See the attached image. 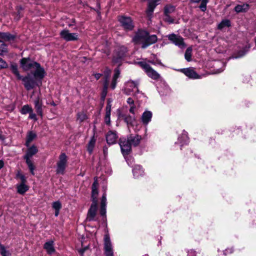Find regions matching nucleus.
<instances>
[{
  "label": "nucleus",
  "instance_id": "obj_63",
  "mask_svg": "<svg viewBox=\"0 0 256 256\" xmlns=\"http://www.w3.org/2000/svg\"><path fill=\"white\" fill-rule=\"evenodd\" d=\"M0 140H4V137L1 134H0Z\"/></svg>",
  "mask_w": 256,
  "mask_h": 256
},
{
  "label": "nucleus",
  "instance_id": "obj_27",
  "mask_svg": "<svg viewBox=\"0 0 256 256\" xmlns=\"http://www.w3.org/2000/svg\"><path fill=\"white\" fill-rule=\"evenodd\" d=\"M120 74V72L118 68H116L114 70V75L112 78V84H110V88L112 90H114L116 87V85L117 84L116 80H117V79L119 77Z\"/></svg>",
  "mask_w": 256,
  "mask_h": 256
},
{
  "label": "nucleus",
  "instance_id": "obj_1",
  "mask_svg": "<svg viewBox=\"0 0 256 256\" xmlns=\"http://www.w3.org/2000/svg\"><path fill=\"white\" fill-rule=\"evenodd\" d=\"M20 63L22 68L25 71L30 70L36 78L40 80L44 76V70L38 63L29 58H22Z\"/></svg>",
  "mask_w": 256,
  "mask_h": 256
},
{
  "label": "nucleus",
  "instance_id": "obj_8",
  "mask_svg": "<svg viewBox=\"0 0 256 256\" xmlns=\"http://www.w3.org/2000/svg\"><path fill=\"white\" fill-rule=\"evenodd\" d=\"M67 156L64 153L60 154L59 157V160L57 162V168L56 172L58 174H64L67 163Z\"/></svg>",
  "mask_w": 256,
  "mask_h": 256
},
{
  "label": "nucleus",
  "instance_id": "obj_53",
  "mask_svg": "<svg viewBox=\"0 0 256 256\" xmlns=\"http://www.w3.org/2000/svg\"><path fill=\"white\" fill-rule=\"evenodd\" d=\"M188 256H196V252L191 250L188 251Z\"/></svg>",
  "mask_w": 256,
  "mask_h": 256
},
{
  "label": "nucleus",
  "instance_id": "obj_46",
  "mask_svg": "<svg viewBox=\"0 0 256 256\" xmlns=\"http://www.w3.org/2000/svg\"><path fill=\"white\" fill-rule=\"evenodd\" d=\"M16 178H20L22 183H25L26 182V178L24 176L20 174V172H18L16 174Z\"/></svg>",
  "mask_w": 256,
  "mask_h": 256
},
{
  "label": "nucleus",
  "instance_id": "obj_10",
  "mask_svg": "<svg viewBox=\"0 0 256 256\" xmlns=\"http://www.w3.org/2000/svg\"><path fill=\"white\" fill-rule=\"evenodd\" d=\"M168 40L176 46L180 48H185L186 44L184 42V39L180 36L172 34L168 36Z\"/></svg>",
  "mask_w": 256,
  "mask_h": 256
},
{
  "label": "nucleus",
  "instance_id": "obj_6",
  "mask_svg": "<svg viewBox=\"0 0 256 256\" xmlns=\"http://www.w3.org/2000/svg\"><path fill=\"white\" fill-rule=\"evenodd\" d=\"M124 92L128 95L134 94L137 98H138L137 96V94L142 95V94L139 92L138 88V83L132 80H129L126 83Z\"/></svg>",
  "mask_w": 256,
  "mask_h": 256
},
{
  "label": "nucleus",
  "instance_id": "obj_39",
  "mask_svg": "<svg viewBox=\"0 0 256 256\" xmlns=\"http://www.w3.org/2000/svg\"><path fill=\"white\" fill-rule=\"evenodd\" d=\"M174 9H175L174 6H171V5L166 6L164 8V13H165L166 15L168 16L170 14L173 12L174 10Z\"/></svg>",
  "mask_w": 256,
  "mask_h": 256
},
{
  "label": "nucleus",
  "instance_id": "obj_50",
  "mask_svg": "<svg viewBox=\"0 0 256 256\" xmlns=\"http://www.w3.org/2000/svg\"><path fill=\"white\" fill-rule=\"evenodd\" d=\"M110 102H108V103L107 104V106H106V113H108V114H110V112H111V104H110Z\"/></svg>",
  "mask_w": 256,
  "mask_h": 256
},
{
  "label": "nucleus",
  "instance_id": "obj_54",
  "mask_svg": "<svg viewBox=\"0 0 256 256\" xmlns=\"http://www.w3.org/2000/svg\"><path fill=\"white\" fill-rule=\"evenodd\" d=\"M127 103L130 106L134 104V100L131 98H129L127 100Z\"/></svg>",
  "mask_w": 256,
  "mask_h": 256
},
{
  "label": "nucleus",
  "instance_id": "obj_28",
  "mask_svg": "<svg viewBox=\"0 0 256 256\" xmlns=\"http://www.w3.org/2000/svg\"><path fill=\"white\" fill-rule=\"evenodd\" d=\"M182 146L186 144L188 142V138L186 132L183 133L182 136L178 138V142Z\"/></svg>",
  "mask_w": 256,
  "mask_h": 256
},
{
  "label": "nucleus",
  "instance_id": "obj_41",
  "mask_svg": "<svg viewBox=\"0 0 256 256\" xmlns=\"http://www.w3.org/2000/svg\"><path fill=\"white\" fill-rule=\"evenodd\" d=\"M124 120L128 124H132L134 121V118L131 116H126L124 118Z\"/></svg>",
  "mask_w": 256,
  "mask_h": 256
},
{
  "label": "nucleus",
  "instance_id": "obj_43",
  "mask_svg": "<svg viewBox=\"0 0 256 256\" xmlns=\"http://www.w3.org/2000/svg\"><path fill=\"white\" fill-rule=\"evenodd\" d=\"M52 207L55 210H60L62 208V205L59 202L57 201L53 203Z\"/></svg>",
  "mask_w": 256,
  "mask_h": 256
},
{
  "label": "nucleus",
  "instance_id": "obj_26",
  "mask_svg": "<svg viewBox=\"0 0 256 256\" xmlns=\"http://www.w3.org/2000/svg\"><path fill=\"white\" fill-rule=\"evenodd\" d=\"M248 9H249V5L246 4H238L234 8L235 11L238 13L246 12Z\"/></svg>",
  "mask_w": 256,
  "mask_h": 256
},
{
  "label": "nucleus",
  "instance_id": "obj_16",
  "mask_svg": "<svg viewBox=\"0 0 256 256\" xmlns=\"http://www.w3.org/2000/svg\"><path fill=\"white\" fill-rule=\"evenodd\" d=\"M180 71L190 78L196 79L200 78L194 70V69L191 68H182L181 69Z\"/></svg>",
  "mask_w": 256,
  "mask_h": 256
},
{
  "label": "nucleus",
  "instance_id": "obj_15",
  "mask_svg": "<svg viewBox=\"0 0 256 256\" xmlns=\"http://www.w3.org/2000/svg\"><path fill=\"white\" fill-rule=\"evenodd\" d=\"M97 211V202H92L90 208L88 210L86 220L88 221L93 220L94 219Z\"/></svg>",
  "mask_w": 256,
  "mask_h": 256
},
{
  "label": "nucleus",
  "instance_id": "obj_64",
  "mask_svg": "<svg viewBox=\"0 0 256 256\" xmlns=\"http://www.w3.org/2000/svg\"><path fill=\"white\" fill-rule=\"evenodd\" d=\"M84 250H83V249H82V250H79V252L81 254H82L84 253Z\"/></svg>",
  "mask_w": 256,
  "mask_h": 256
},
{
  "label": "nucleus",
  "instance_id": "obj_58",
  "mask_svg": "<svg viewBox=\"0 0 256 256\" xmlns=\"http://www.w3.org/2000/svg\"><path fill=\"white\" fill-rule=\"evenodd\" d=\"M189 0L191 3H194V4H198L201 1V0Z\"/></svg>",
  "mask_w": 256,
  "mask_h": 256
},
{
  "label": "nucleus",
  "instance_id": "obj_38",
  "mask_svg": "<svg viewBox=\"0 0 256 256\" xmlns=\"http://www.w3.org/2000/svg\"><path fill=\"white\" fill-rule=\"evenodd\" d=\"M95 142L96 141L94 138H92L88 143V150L90 154L92 153L93 150V148L95 144Z\"/></svg>",
  "mask_w": 256,
  "mask_h": 256
},
{
  "label": "nucleus",
  "instance_id": "obj_52",
  "mask_svg": "<svg viewBox=\"0 0 256 256\" xmlns=\"http://www.w3.org/2000/svg\"><path fill=\"white\" fill-rule=\"evenodd\" d=\"M100 214L102 216H104L106 214V206H100Z\"/></svg>",
  "mask_w": 256,
  "mask_h": 256
},
{
  "label": "nucleus",
  "instance_id": "obj_30",
  "mask_svg": "<svg viewBox=\"0 0 256 256\" xmlns=\"http://www.w3.org/2000/svg\"><path fill=\"white\" fill-rule=\"evenodd\" d=\"M18 192L20 194H24L28 189L27 186L25 184V183L22 182L20 184L17 186Z\"/></svg>",
  "mask_w": 256,
  "mask_h": 256
},
{
  "label": "nucleus",
  "instance_id": "obj_49",
  "mask_svg": "<svg viewBox=\"0 0 256 256\" xmlns=\"http://www.w3.org/2000/svg\"><path fill=\"white\" fill-rule=\"evenodd\" d=\"M29 118L31 120H33L34 121H36L38 120L36 114L33 112V110L30 112L29 113Z\"/></svg>",
  "mask_w": 256,
  "mask_h": 256
},
{
  "label": "nucleus",
  "instance_id": "obj_40",
  "mask_svg": "<svg viewBox=\"0 0 256 256\" xmlns=\"http://www.w3.org/2000/svg\"><path fill=\"white\" fill-rule=\"evenodd\" d=\"M201 4L199 6L200 9L202 12H205L206 9V4L208 3L209 0H201Z\"/></svg>",
  "mask_w": 256,
  "mask_h": 256
},
{
  "label": "nucleus",
  "instance_id": "obj_47",
  "mask_svg": "<svg viewBox=\"0 0 256 256\" xmlns=\"http://www.w3.org/2000/svg\"><path fill=\"white\" fill-rule=\"evenodd\" d=\"M8 66L7 63L0 58V70L2 68H6Z\"/></svg>",
  "mask_w": 256,
  "mask_h": 256
},
{
  "label": "nucleus",
  "instance_id": "obj_59",
  "mask_svg": "<svg viewBox=\"0 0 256 256\" xmlns=\"http://www.w3.org/2000/svg\"><path fill=\"white\" fill-rule=\"evenodd\" d=\"M4 166V162L2 160H0V169H1Z\"/></svg>",
  "mask_w": 256,
  "mask_h": 256
},
{
  "label": "nucleus",
  "instance_id": "obj_19",
  "mask_svg": "<svg viewBox=\"0 0 256 256\" xmlns=\"http://www.w3.org/2000/svg\"><path fill=\"white\" fill-rule=\"evenodd\" d=\"M152 116V114L150 111L146 110L142 114L141 117V120L142 124L147 126L148 124L151 121Z\"/></svg>",
  "mask_w": 256,
  "mask_h": 256
},
{
  "label": "nucleus",
  "instance_id": "obj_24",
  "mask_svg": "<svg viewBox=\"0 0 256 256\" xmlns=\"http://www.w3.org/2000/svg\"><path fill=\"white\" fill-rule=\"evenodd\" d=\"M132 172L134 176L136 178H138L140 176H143L144 174L143 169L139 165H136L134 166L132 170Z\"/></svg>",
  "mask_w": 256,
  "mask_h": 256
},
{
  "label": "nucleus",
  "instance_id": "obj_33",
  "mask_svg": "<svg viewBox=\"0 0 256 256\" xmlns=\"http://www.w3.org/2000/svg\"><path fill=\"white\" fill-rule=\"evenodd\" d=\"M192 47H188L185 52L184 58L188 62H190L192 60Z\"/></svg>",
  "mask_w": 256,
  "mask_h": 256
},
{
  "label": "nucleus",
  "instance_id": "obj_23",
  "mask_svg": "<svg viewBox=\"0 0 256 256\" xmlns=\"http://www.w3.org/2000/svg\"><path fill=\"white\" fill-rule=\"evenodd\" d=\"M44 248L48 254H53L55 252L54 246V242L52 240L46 242L44 244Z\"/></svg>",
  "mask_w": 256,
  "mask_h": 256
},
{
  "label": "nucleus",
  "instance_id": "obj_51",
  "mask_svg": "<svg viewBox=\"0 0 256 256\" xmlns=\"http://www.w3.org/2000/svg\"><path fill=\"white\" fill-rule=\"evenodd\" d=\"M130 106V113H132V114H135V111H136V106H134V104H132V105H131V106Z\"/></svg>",
  "mask_w": 256,
  "mask_h": 256
},
{
  "label": "nucleus",
  "instance_id": "obj_11",
  "mask_svg": "<svg viewBox=\"0 0 256 256\" xmlns=\"http://www.w3.org/2000/svg\"><path fill=\"white\" fill-rule=\"evenodd\" d=\"M61 38L66 41H74L78 39V34L76 33H72L68 30H64L60 32Z\"/></svg>",
  "mask_w": 256,
  "mask_h": 256
},
{
  "label": "nucleus",
  "instance_id": "obj_7",
  "mask_svg": "<svg viewBox=\"0 0 256 256\" xmlns=\"http://www.w3.org/2000/svg\"><path fill=\"white\" fill-rule=\"evenodd\" d=\"M104 248L105 256H113V248L110 237L106 234L104 238Z\"/></svg>",
  "mask_w": 256,
  "mask_h": 256
},
{
  "label": "nucleus",
  "instance_id": "obj_12",
  "mask_svg": "<svg viewBox=\"0 0 256 256\" xmlns=\"http://www.w3.org/2000/svg\"><path fill=\"white\" fill-rule=\"evenodd\" d=\"M148 32L143 30H139L133 38V41L137 44H141L142 45L145 42Z\"/></svg>",
  "mask_w": 256,
  "mask_h": 256
},
{
  "label": "nucleus",
  "instance_id": "obj_14",
  "mask_svg": "<svg viewBox=\"0 0 256 256\" xmlns=\"http://www.w3.org/2000/svg\"><path fill=\"white\" fill-rule=\"evenodd\" d=\"M34 108L38 115L40 117L43 116L42 100L40 96H38L34 101Z\"/></svg>",
  "mask_w": 256,
  "mask_h": 256
},
{
  "label": "nucleus",
  "instance_id": "obj_48",
  "mask_svg": "<svg viewBox=\"0 0 256 256\" xmlns=\"http://www.w3.org/2000/svg\"><path fill=\"white\" fill-rule=\"evenodd\" d=\"M110 73H111V70L110 69H106L104 71V76L106 78L105 82H106V80H107L108 82V78L110 74Z\"/></svg>",
  "mask_w": 256,
  "mask_h": 256
},
{
  "label": "nucleus",
  "instance_id": "obj_31",
  "mask_svg": "<svg viewBox=\"0 0 256 256\" xmlns=\"http://www.w3.org/2000/svg\"><path fill=\"white\" fill-rule=\"evenodd\" d=\"M36 137V134L35 133L30 132L28 133L26 138V144L27 146H28L30 143Z\"/></svg>",
  "mask_w": 256,
  "mask_h": 256
},
{
  "label": "nucleus",
  "instance_id": "obj_3",
  "mask_svg": "<svg viewBox=\"0 0 256 256\" xmlns=\"http://www.w3.org/2000/svg\"><path fill=\"white\" fill-rule=\"evenodd\" d=\"M14 38V36L8 32H0V38L2 40H0V55H4L8 52V46L4 41H10Z\"/></svg>",
  "mask_w": 256,
  "mask_h": 256
},
{
  "label": "nucleus",
  "instance_id": "obj_5",
  "mask_svg": "<svg viewBox=\"0 0 256 256\" xmlns=\"http://www.w3.org/2000/svg\"><path fill=\"white\" fill-rule=\"evenodd\" d=\"M138 64L150 78L154 80H158L160 78V75L146 62H140Z\"/></svg>",
  "mask_w": 256,
  "mask_h": 256
},
{
  "label": "nucleus",
  "instance_id": "obj_21",
  "mask_svg": "<svg viewBox=\"0 0 256 256\" xmlns=\"http://www.w3.org/2000/svg\"><path fill=\"white\" fill-rule=\"evenodd\" d=\"M128 140L130 143L131 146H136L139 144L142 140V136L139 135L132 136L130 135L128 138Z\"/></svg>",
  "mask_w": 256,
  "mask_h": 256
},
{
  "label": "nucleus",
  "instance_id": "obj_18",
  "mask_svg": "<svg viewBox=\"0 0 256 256\" xmlns=\"http://www.w3.org/2000/svg\"><path fill=\"white\" fill-rule=\"evenodd\" d=\"M98 184L97 179L95 178L92 186V202H98L97 196L98 195Z\"/></svg>",
  "mask_w": 256,
  "mask_h": 256
},
{
  "label": "nucleus",
  "instance_id": "obj_32",
  "mask_svg": "<svg viewBox=\"0 0 256 256\" xmlns=\"http://www.w3.org/2000/svg\"><path fill=\"white\" fill-rule=\"evenodd\" d=\"M32 110H33L32 108L28 104H26L22 107L20 110V112L22 114H26L32 111Z\"/></svg>",
  "mask_w": 256,
  "mask_h": 256
},
{
  "label": "nucleus",
  "instance_id": "obj_4",
  "mask_svg": "<svg viewBox=\"0 0 256 256\" xmlns=\"http://www.w3.org/2000/svg\"><path fill=\"white\" fill-rule=\"evenodd\" d=\"M120 146L122 152L126 160L128 165H130L132 162L129 160L127 156L129 154V152L131 150V144L128 140L127 139H120Z\"/></svg>",
  "mask_w": 256,
  "mask_h": 256
},
{
  "label": "nucleus",
  "instance_id": "obj_62",
  "mask_svg": "<svg viewBox=\"0 0 256 256\" xmlns=\"http://www.w3.org/2000/svg\"><path fill=\"white\" fill-rule=\"evenodd\" d=\"M104 154H106L108 152V148H104Z\"/></svg>",
  "mask_w": 256,
  "mask_h": 256
},
{
  "label": "nucleus",
  "instance_id": "obj_29",
  "mask_svg": "<svg viewBox=\"0 0 256 256\" xmlns=\"http://www.w3.org/2000/svg\"><path fill=\"white\" fill-rule=\"evenodd\" d=\"M230 21L227 19L223 20L218 26V28L219 30H222L226 28H228L230 26Z\"/></svg>",
  "mask_w": 256,
  "mask_h": 256
},
{
  "label": "nucleus",
  "instance_id": "obj_37",
  "mask_svg": "<svg viewBox=\"0 0 256 256\" xmlns=\"http://www.w3.org/2000/svg\"><path fill=\"white\" fill-rule=\"evenodd\" d=\"M0 254L2 255V256H11V254L10 252L6 250L4 246L0 244Z\"/></svg>",
  "mask_w": 256,
  "mask_h": 256
},
{
  "label": "nucleus",
  "instance_id": "obj_56",
  "mask_svg": "<svg viewBox=\"0 0 256 256\" xmlns=\"http://www.w3.org/2000/svg\"><path fill=\"white\" fill-rule=\"evenodd\" d=\"M149 62L152 64H160L161 62L160 61H159L158 60H156V62H154V61H149Z\"/></svg>",
  "mask_w": 256,
  "mask_h": 256
},
{
  "label": "nucleus",
  "instance_id": "obj_55",
  "mask_svg": "<svg viewBox=\"0 0 256 256\" xmlns=\"http://www.w3.org/2000/svg\"><path fill=\"white\" fill-rule=\"evenodd\" d=\"M233 252V250L232 248H228V249H226L224 253L225 255H226L227 254H231Z\"/></svg>",
  "mask_w": 256,
  "mask_h": 256
},
{
  "label": "nucleus",
  "instance_id": "obj_9",
  "mask_svg": "<svg viewBox=\"0 0 256 256\" xmlns=\"http://www.w3.org/2000/svg\"><path fill=\"white\" fill-rule=\"evenodd\" d=\"M35 79L34 77L33 78L30 74H28L24 77L22 76V78L20 80L23 82L25 88L29 90L32 89L36 85ZM36 80L37 79L36 78Z\"/></svg>",
  "mask_w": 256,
  "mask_h": 256
},
{
  "label": "nucleus",
  "instance_id": "obj_25",
  "mask_svg": "<svg viewBox=\"0 0 256 256\" xmlns=\"http://www.w3.org/2000/svg\"><path fill=\"white\" fill-rule=\"evenodd\" d=\"M127 50L126 48L124 46H120V52L118 55V58H115L114 57L113 61L114 62H118L119 60L123 57L126 54Z\"/></svg>",
  "mask_w": 256,
  "mask_h": 256
},
{
  "label": "nucleus",
  "instance_id": "obj_44",
  "mask_svg": "<svg viewBox=\"0 0 256 256\" xmlns=\"http://www.w3.org/2000/svg\"><path fill=\"white\" fill-rule=\"evenodd\" d=\"M100 206H106V194L104 193L102 195V200H101V204H100Z\"/></svg>",
  "mask_w": 256,
  "mask_h": 256
},
{
  "label": "nucleus",
  "instance_id": "obj_34",
  "mask_svg": "<svg viewBox=\"0 0 256 256\" xmlns=\"http://www.w3.org/2000/svg\"><path fill=\"white\" fill-rule=\"evenodd\" d=\"M88 118L86 114L84 112H80L77 114V120L82 122Z\"/></svg>",
  "mask_w": 256,
  "mask_h": 256
},
{
  "label": "nucleus",
  "instance_id": "obj_17",
  "mask_svg": "<svg viewBox=\"0 0 256 256\" xmlns=\"http://www.w3.org/2000/svg\"><path fill=\"white\" fill-rule=\"evenodd\" d=\"M145 42L142 46V48H145L148 46L154 44L156 42L158 38L156 35L152 34L149 36L148 33V36H146Z\"/></svg>",
  "mask_w": 256,
  "mask_h": 256
},
{
  "label": "nucleus",
  "instance_id": "obj_35",
  "mask_svg": "<svg viewBox=\"0 0 256 256\" xmlns=\"http://www.w3.org/2000/svg\"><path fill=\"white\" fill-rule=\"evenodd\" d=\"M11 70L12 72L16 75L18 79H20L22 78V76L20 75L18 72V66L16 65H12Z\"/></svg>",
  "mask_w": 256,
  "mask_h": 256
},
{
  "label": "nucleus",
  "instance_id": "obj_60",
  "mask_svg": "<svg viewBox=\"0 0 256 256\" xmlns=\"http://www.w3.org/2000/svg\"><path fill=\"white\" fill-rule=\"evenodd\" d=\"M166 20L170 22V23H172L173 22V20H171L170 18H166Z\"/></svg>",
  "mask_w": 256,
  "mask_h": 256
},
{
  "label": "nucleus",
  "instance_id": "obj_22",
  "mask_svg": "<svg viewBox=\"0 0 256 256\" xmlns=\"http://www.w3.org/2000/svg\"><path fill=\"white\" fill-rule=\"evenodd\" d=\"M160 0H156L155 1H150L148 2V9L146 10V14L150 18L152 16L154 10Z\"/></svg>",
  "mask_w": 256,
  "mask_h": 256
},
{
  "label": "nucleus",
  "instance_id": "obj_61",
  "mask_svg": "<svg viewBox=\"0 0 256 256\" xmlns=\"http://www.w3.org/2000/svg\"><path fill=\"white\" fill-rule=\"evenodd\" d=\"M59 210H55V216H58L59 214Z\"/></svg>",
  "mask_w": 256,
  "mask_h": 256
},
{
  "label": "nucleus",
  "instance_id": "obj_2",
  "mask_svg": "<svg viewBox=\"0 0 256 256\" xmlns=\"http://www.w3.org/2000/svg\"><path fill=\"white\" fill-rule=\"evenodd\" d=\"M38 149L34 146H32L29 148L26 152V155L24 156V158L26 160V163L30 170V172L32 174H34V170L35 167L30 160V158L36 154L38 152Z\"/></svg>",
  "mask_w": 256,
  "mask_h": 256
},
{
  "label": "nucleus",
  "instance_id": "obj_45",
  "mask_svg": "<svg viewBox=\"0 0 256 256\" xmlns=\"http://www.w3.org/2000/svg\"><path fill=\"white\" fill-rule=\"evenodd\" d=\"M110 114L106 113L104 122L106 124L109 125L110 123Z\"/></svg>",
  "mask_w": 256,
  "mask_h": 256
},
{
  "label": "nucleus",
  "instance_id": "obj_20",
  "mask_svg": "<svg viewBox=\"0 0 256 256\" xmlns=\"http://www.w3.org/2000/svg\"><path fill=\"white\" fill-rule=\"evenodd\" d=\"M117 138L118 136L115 132L109 131L106 136V140L109 144H115Z\"/></svg>",
  "mask_w": 256,
  "mask_h": 256
},
{
  "label": "nucleus",
  "instance_id": "obj_36",
  "mask_svg": "<svg viewBox=\"0 0 256 256\" xmlns=\"http://www.w3.org/2000/svg\"><path fill=\"white\" fill-rule=\"evenodd\" d=\"M250 48V45H248V46H246L242 50L239 52L238 54L234 56V58H237L242 57L246 54V52Z\"/></svg>",
  "mask_w": 256,
  "mask_h": 256
},
{
  "label": "nucleus",
  "instance_id": "obj_57",
  "mask_svg": "<svg viewBox=\"0 0 256 256\" xmlns=\"http://www.w3.org/2000/svg\"><path fill=\"white\" fill-rule=\"evenodd\" d=\"M102 76V74H95L94 77L96 80H98Z\"/></svg>",
  "mask_w": 256,
  "mask_h": 256
},
{
  "label": "nucleus",
  "instance_id": "obj_13",
  "mask_svg": "<svg viewBox=\"0 0 256 256\" xmlns=\"http://www.w3.org/2000/svg\"><path fill=\"white\" fill-rule=\"evenodd\" d=\"M119 21L126 30H131L134 27L132 20L129 17L122 16L120 17Z\"/></svg>",
  "mask_w": 256,
  "mask_h": 256
},
{
  "label": "nucleus",
  "instance_id": "obj_42",
  "mask_svg": "<svg viewBox=\"0 0 256 256\" xmlns=\"http://www.w3.org/2000/svg\"><path fill=\"white\" fill-rule=\"evenodd\" d=\"M108 82L107 80L106 82H104V89L102 93V96L104 98L106 95L107 94V90L108 88Z\"/></svg>",
  "mask_w": 256,
  "mask_h": 256
}]
</instances>
